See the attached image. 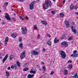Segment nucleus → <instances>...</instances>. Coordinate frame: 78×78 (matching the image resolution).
I'll use <instances>...</instances> for the list:
<instances>
[{"instance_id": "f257e3e1", "label": "nucleus", "mask_w": 78, "mask_h": 78, "mask_svg": "<svg viewBox=\"0 0 78 78\" xmlns=\"http://www.w3.org/2000/svg\"><path fill=\"white\" fill-rule=\"evenodd\" d=\"M52 5L51 1L50 0H45V2L42 5V7L44 9H46L48 6L51 7Z\"/></svg>"}, {"instance_id": "f03ea898", "label": "nucleus", "mask_w": 78, "mask_h": 78, "mask_svg": "<svg viewBox=\"0 0 78 78\" xmlns=\"http://www.w3.org/2000/svg\"><path fill=\"white\" fill-rule=\"evenodd\" d=\"M59 53L60 55H61L62 58L63 59L66 57V53L65 52L62 51H61Z\"/></svg>"}, {"instance_id": "7ed1b4c3", "label": "nucleus", "mask_w": 78, "mask_h": 78, "mask_svg": "<svg viewBox=\"0 0 78 78\" xmlns=\"http://www.w3.org/2000/svg\"><path fill=\"white\" fill-rule=\"evenodd\" d=\"M35 3V1L33 2H32L30 5V10H32L34 9V5Z\"/></svg>"}, {"instance_id": "20e7f679", "label": "nucleus", "mask_w": 78, "mask_h": 78, "mask_svg": "<svg viewBox=\"0 0 78 78\" xmlns=\"http://www.w3.org/2000/svg\"><path fill=\"white\" fill-rule=\"evenodd\" d=\"M21 29L22 30V34H26L27 33V28L26 27L25 28L22 27Z\"/></svg>"}, {"instance_id": "39448f33", "label": "nucleus", "mask_w": 78, "mask_h": 78, "mask_svg": "<svg viewBox=\"0 0 78 78\" xmlns=\"http://www.w3.org/2000/svg\"><path fill=\"white\" fill-rule=\"evenodd\" d=\"M71 28L72 30V32H73L74 33H75V34L76 33V32H77V31H76V29L75 28V27H74L73 26H72L71 27Z\"/></svg>"}, {"instance_id": "423d86ee", "label": "nucleus", "mask_w": 78, "mask_h": 78, "mask_svg": "<svg viewBox=\"0 0 78 78\" xmlns=\"http://www.w3.org/2000/svg\"><path fill=\"white\" fill-rule=\"evenodd\" d=\"M31 53L33 55H39V52L35 51H32Z\"/></svg>"}, {"instance_id": "0eeeda50", "label": "nucleus", "mask_w": 78, "mask_h": 78, "mask_svg": "<svg viewBox=\"0 0 78 78\" xmlns=\"http://www.w3.org/2000/svg\"><path fill=\"white\" fill-rule=\"evenodd\" d=\"M25 56V51H24L23 53L21 55L20 57L21 59H23V58Z\"/></svg>"}, {"instance_id": "6e6552de", "label": "nucleus", "mask_w": 78, "mask_h": 78, "mask_svg": "<svg viewBox=\"0 0 78 78\" xmlns=\"http://www.w3.org/2000/svg\"><path fill=\"white\" fill-rule=\"evenodd\" d=\"M5 18L7 20H11V18L9 17V14L7 13H6L5 16Z\"/></svg>"}, {"instance_id": "1a4fd4ad", "label": "nucleus", "mask_w": 78, "mask_h": 78, "mask_svg": "<svg viewBox=\"0 0 78 78\" xmlns=\"http://www.w3.org/2000/svg\"><path fill=\"white\" fill-rule=\"evenodd\" d=\"M61 45H65V47H68V43H67L66 41H63L61 43Z\"/></svg>"}, {"instance_id": "9d476101", "label": "nucleus", "mask_w": 78, "mask_h": 78, "mask_svg": "<svg viewBox=\"0 0 78 78\" xmlns=\"http://www.w3.org/2000/svg\"><path fill=\"white\" fill-rule=\"evenodd\" d=\"M65 24L66 25V27L69 28V21H65Z\"/></svg>"}, {"instance_id": "9b49d317", "label": "nucleus", "mask_w": 78, "mask_h": 78, "mask_svg": "<svg viewBox=\"0 0 78 78\" xmlns=\"http://www.w3.org/2000/svg\"><path fill=\"white\" fill-rule=\"evenodd\" d=\"M71 56H72L73 58H76L78 56V54H73L71 55Z\"/></svg>"}, {"instance_id": "f8f14e48", "label": "nucleus", "mask_w": 78, "mask_h": 78, "mask_svg": "<svg viewBox=\"0 0 78 78\" xmlns=\"http://www.w3.org/2000/svg\"><path fill=\"white\" fill-rule=\"evenodd\" d=\"M64 74L65 75H67L68 74V70L67 69H65L64 71Z\"/></svg>"}, {"instance_id": "ddd939ff", "label": "nucleus", "mask_w": 78, "mask_h": 78, "mask_svg": "<svg viewBox=\"0 0 78 78\" xmlns=\"http://www.w3.org/2000/svg\"><path fill=\"white\" fill-rule=\"evenodd\" d=\"M57 38H55L54 40V43H58L59 41V40H57Z\"/></svg>"}, {"instance_id": "4468645a", "label": "nucleus", "mask_w": 78, "mask_h": 78, "mask_svg": "<svg viewBox=\"0 0 78 78\" xmlns=\"http://www.w3.org/2000/svg\"><path fill=\"white\" fill-rule=\"evenodd\" d=\"M41 23H42V24H44L45 25H47V23L45 22V21H41Z\"/></svg>"}, {"instance_id": "2eb2a0df", "label": "nucleus", "mask_w": 78, "mask_h": 78, "mask_svg": "<svg viewBox=\"0 0 78 78\" xmlns=\"http://www.w3.org/2000/svg\"><path fill=\"white\" fill-rule=\"evenodd\" d=\"M70 8V10H72V9H73L74 8V6H73V4H72L71 5Z\"/></svg>"}, {"instance_id": "dca6fc26", "label": "nucleus", "mask_w": 78, "mask_h": 78, "mask_svg": "<svg viewBox=\"0 0 78 78\" xmlns=\"http://www.w3.org/2000/svg\"><path fill=\"white\" fill-rule=\"evenodd\" d=\"M34 76V75H31V74H29L27 76V78H32V77Z\"/></svg>"}, {"instance_id": "f3484780", "label": "nucleus", "mask_w": 78, "mask_h": 78, "mask_svg": "<svg viewBox=\"0 0 78 78\" xmlns=\"http://www.w3.org/2000/svg\"><path fill=\"white\" fill-rule=\"evenodd\" d=\"M47 44L49 45H51V42L50 41H49V40L47 41Z\"/></svg>"}, {"instance_id": "a211bd4d", "label": "nucleus", "mask_w": 78, "mask_h": 78, "mask_svg": "<svg viewBox=\"0 0 78 78\" xmlns=\"http://www.w3.org/2000/svg\"><path fill=\"white\" fill-rule=\"evenodd\" d=\"M73 77L74 78H78V74L77 73H76L74 75V76H73Z\"/></svg>"}, {"instance_id": "6ab92c4d", "label": "nucleus", "mask_w": 78, "mask_h": 78, "mask_svg": "<svg viewBox=\"0 0 78 78\" xmlns=\"http://www.w3.org/2000/svg\"><path fill=\"white\" fill-rule=\"evenodd\" d=\"M14 57V56L12 55H11L9 57V60H11L12 58H13Z\"/></svg>"}, {"instance_id": "aec40b11", "label": "nucleus", "mask_w": 78, "mask_h": 78, "mask_svg": "<svg viewBox=\"0 0 78 78\" xmlns=\"http://www.w3.org/2000/svg\"><path fill=\"white\" fill-rule=\"evenodd\" d=\"M20 18L21 19V20H25V17L23 16H21L20 17Z\"/></svg>"}, {"instance_id": "412c9836", "label": "nucleus", "mask_w": 78, "mask_h": 78, "mask_svg": "<svg viewBox=\"0 0 78 78\" xmlns=\"http://www.w3.org/2000/svg\"><path fill=\"white\" fill-rule=\"evenodd\" d=\"M60 15L61 17H64V15L63 12H61L60 13Z\"/></svg>"}, {"instance_id": "4be33fe9", "label": "nucleus", "mask_w": 78, "mask_h": 78, "mask_svg": "<svg viewBox=\"0 0 78 78\" xmlns=\"http://www.w3.org/2000/svg\"><path fill=\"white\" fill-rule=\"evenodd\" d=\"M16 64L18 67H20V62H19L18 61L17 62Z\"/></svg>"}, {"instance_id": "5701e85b", "label": "nucleus", "mask_w": 78, "mask_h": 78, "mask_svg": "<svg viewBox=\"0 0 78 78\" xmlns=\"http://www.w3.org/2000/svg\"><path fill=\"white\" fill-rule=\"evenodd\" d=\"M19 47H20V48H23V44H19Z\"/></svg>"}, {"instance_id": "b1692460", "label": "nucleus", "mask_w": 78, "mask_h": 78, "mask_svg": "<svg viewBox=\"0 0 78 78\" xmlns=\"http://www.w3.org/2000/svg\"><path fill=\"white\" fill-rule=\"evenodd\" d=\"M6 76H9V72L7 71L6 72Z\"/></svg>"}, {"instance_id": "393cba45", "label": "nucleus", "mask_w": 78, "mask_h": 78, "mask_svg": "<svg viewBox=\"0 0 78 78\" xmlns=\"http://www.w3.org/2000/svg\"><path fill=\"white\" fill-rule=\"evenodd\" d=\"M68 67L70 69H72V65L71 64L69 65L68 66Z\"/></svg>"}, {"instance_id": "a878e982", "label": "nucleus", "mask_w": 78, "mask_h": 78, "mask_svg": "<svg viewBox=\"0 0 78 78\" xmlns=\"http://www.w3.org/2000/svg\"><path fill=\"white\" fill-rule=\"evenodd\" d=\"M28 70V68H25L23 69V71H24V72L25 71H27V70Z\"/></svg>"}, {"instance_id": "bb28decb", "label": "nucleus", "mask_w": 78, "mask_h": 78, "mask_svg": "<svg viewBox=\"0 0 78 78\" xmlns=\"http://www.w3.org/2000/svg\"><path fill=\"white\" fill-rule=\"evenodd\" d=\"M8 2H6L4 4V6H8Z\"/></svg>"}, {"instance_id": "cd10ccee", "label": "nucleus", "mask_w": 78, "mask_h": 78, "mask_svg": "<svg viewBox=\"0 0 78 78\" xmlns=\"http://www.w3.org/2000/svg\"><path fill=\"white\" fill-rule=\"evenodd\" d=\"M30 73H32L34 74H35V73H36V71H33L32 70L30 71Z\"/></svg>"}, {"instance_id": "c85d7f7f", "label": "nucleus", "mask_w": 78, "mask_h": 78, "mask_svg": "<svg viewBox=\"0 0 78 78\" xmlns=\"http://www.w3.org/2000/svg\"><path fill=\"white\" fill-rule=\"evenodd\" d=\"M70 40H73V38H72V36L68 38L69 41H70Z\"/></svg>"}, {"instance_id": "c756f323", "label": "nucleus", "mask_w": 78, "mask_h": 78, "mask_svg": "<svg viewBox=\"0 0 78 78\" xmlns=\"http://www.w3.org/2000/svg\"><path fill=\"white\" fill-rule=\"evenodd\" d=\"M34 30H37V27H36V25H34Z\"/></svg>"}, {"instance_id": "7c9ffc66", "label": "nucleus", "mask_w": 78, "mask_h": 78, "mask_svg": "<svg viewBox=\"0 0 78 78\" xmlns=\"http://www.w3.org/2000/svg\"><path fill=\"white\" fill-rule=\"evenodd\" d=\"M11 36L12 37H13V38H15V37H17V36H15V35L14 34L12 35Z\"/></svg>"}, {"instance_id": "2f4dec72", "label": "nucleus", "mask_w": 78, "mask_h": 78, "mask_svg": "<svg viewBox=\"0 0 78 78\" xmlns=\"http://www.w3.org/2000/svg\"><path fill=\"white\" fill-rule=\"evenodd\" d=\"M22 37H20L19 39V42H21L22 41Z\"/></svg>"}, {"instance_id": "473e14b6", "label": "nucleus", "mask_w": 78, "mask_h": 78, "mask_svg": "<svg viewBox=\"0 0 78 78\" xmlns=\"http://www.w3.org/2000/svg\"><path fill=\"white\" fill-rule=\"evenodd\" d=\"M8 55L7 54L5 56V57L4 58H5V59H7V58H8Z\"/></svg>"}, {"instance_id": "72a5a7b5", "label": "nucleus", "mask_w": 78, "mask_h": 78, "mask_svg": "<svg viewBox=\"0 0 78 78\" xmlns=\"http://www.w3.org/2000/svg\"><path fill=\"white\" fill-rule=\"evenodd\" d=\"M51 13H52V14H55L56 12H55L54 11H51Z\"/></svg>"}, {"instance_id": "f704fd0d", "label": "nucleus", "mask_w": 78, "mask_h": 78, "mask_svg": "<svg viewBox=\"0 0 78 78\" xmlns=\"http://www.w3.org/2000/svg\"><path fill=\"white\" fill-rule=\"evenodd\" d=\"M6 59L5 58H4L3 59L2 62H5V61H6Z\"/></svg>"}, {"instance_id": "c9c22d12", "label": "nucleus", "mask_w": 78, "mask_h": 78, "mask_svg": "<svg viewBox=\"0 0 78 78\" xmlns=\"http://www.w3.org/2000/svg\"><path fill=\"white\" fill-rule=\"evenodd\" d=\"M5 40L8 41V40H9V38L8 37H5Z\"/></svg>"}, {"instance_id": "e433bc0d", "label": "nucleus", "mask_w": 78, "mask_h": 78, "mask_svg": "<svg viewBox=\"0 0 78 78\" xmlns=\"http://www.w3.org/2000/svg\"><path fill=\"white\" fill-rule=\"evenodd\" d=\"M53 74H54V71H51V75H53Z\"/></svg>"}, {"instance_id": "4c0bfd02", "label": "nucleus", "mask_w": 78, "mask_h": 78, "mask_svg": "<svg viewBox=\"0 0 78 78\" xmlns=\"http://www.w3.org/2000/svg\"><path fill=\"white\" fill-rule=\"evenodd\" d=\"M42 69H43V70L44 71H45V67L44 66H43Z\"/></svg>"}, {"instance_id": "58836bf2", "label": "nucleus", "mask_w": 78, "mask_h": 78, "mask_svg": "<svg viewBox=\"0 0 78 78\" xmlns=\"http://www.w3.org/2000/svg\"><path fill=\"white\" fill-rule=\"evenodd\" d=\"M27 64H28V63H25V64L23 65L24 67H25V66H27Z\"/></svg>"}, {"instance_id": "ea45409f", "label": "nucleus", "mask_w": 78, "mask_h": 78, "mask_svg": "<svg viewBox=\"0 0 78 78\" xmlns=\"http://www.w3.org/2000/svg\"><path fill=\"white\" fill-rule=\"evenodd\" d=\"M47 36L48 37H51V35H50V34H47Z\"/></svg>"}, {"instance_id": "a19ab883", "label": "nucleus", "mask_w": 78, "mask_h": 78, "mask_svg": "<svg viewBox=\"0 0 78 78\" xmlns=\"http://www.w3.org/2000/svg\"><path fill=\"white\" fill-rule=\"evenodd\" d=\"M76 50H75L73 51V53L74 54H75L76 53Z\"/></svg>"}, {"instance_id": "79ce46f5", "label": "nucleus", "mask_w": 78, "mask_h": 78, "mask_svg": "<svg viewBox=\"0 0 78 78\" xmlns=\"http://www.w3.org/2000/svg\"><path fill=\"white\" fill-rule=\"evenodd\" d=\"M11 69H14V66L13 65H12L11 66Z\"/></svg>"}, {"instance_id": "37998d69", "label": "nucleus", "mask_w": 78, "mask_h": 78, "mask_svg": "<svg viewBox=\"0 0 78 78\" xmlns=\"http://www.w3.org/2000/svg\"><path fill=\"white\" fill-rule=\"evenodd\" d=\"M37 39H39L40 38V35L39 34H38L37 36Z\"/></svg>"}, {"instance_id": "c03bdc74", "label": "nucleus", "mask_w": 78, "mask_h": 78, "mask_svg": "<svg viewBox=\"0 0 78 78\" xmlns=\"http://www.w3.org/2000/svg\"><path fill=\"white\" fill-rule=\"evenodd\" d=\"M14 67L15 69H17V65L16 64L15 65V66H14Z\"/></svg>"}, {"instance_id": "a18cd8bd", "label": "nucleus", "mask_w": 78, "mask_h": 78, "mask_svg": "<svg viewBox=\"0 0 78 78\" xmlns=\"http://www.w3.org/2000/svg\"><path fill=\"white\" fill-rule=\"evenodd\" d=\"M12 19L13 20V21H15L16 19L14 18H12Z\"/></svg>"}, {"instance_id": "49530a36", "label": "nucleus", "mask_w": 78, "mask_h": 78, "mask_svg": "<svg viewBox=\"0 0 78 78\" xmlns=\"http://www.w3.org/2000/svg\"><path fill=\"white\" fill-rule=\"evenodd\" d=\"M64 38H65V36H63L61 37V39H64Z\"/></svg>"}, {"instance_id": "de8ad7c7", "label": "nucleus", "mask_w": 78, "mask_h": 78, "mask_svg": "<svg viewBox=\"0 0 78 78\" xmlns=\"http://www.w3.org/2000/svg\"><path fill=\"white\" fill-rule=\"evenodd\" d=\"M68 62H70V63H72V61L71 60H69L68 61Z\"/></svg>"}, {"instance_id": "09e8293b", "label": "nucleus", "mask_w": 78, "mask_h": 78, "mask_svg": "<svg viewBox=\"0 0 78 78\" xmlns=\"http://www.w3.org/2000/svg\"><path fill=\"white\" fill-rule=\"evenodd\" d=\"M19 1H20V2H24V1L25 0H19Z\"/></svg>"}, {"instance_id": "8fccbe9b", "label": "nucleus", "mask_w": 78, "mask_h": 78, "mask_svg": "<svg viewBox=\"0 0 78 78\" xmlns=\"http://www.w3.org/2000/svg\"><path fill=\"white\" fill-rule=\"evenodd\" d=\"M75 14H76V15H78V12H75Z\"/></svg>"}, {"instance_id": "3c124183", "label": "nucleus", "mask_w": 78, "mask_h": 78, "mask_svg": "<svg viewBox=\"0 0 78 78\" xmlns=\"http://www.w3.org/2000/svg\"><path fill=\"white\" fill-rule=\"evenodd\" d=\"M10 69H11V68L10 67H9L8 68L7 70H9Z\"/></svg>"}, {"instance_id": "603ef678", "label": "nucleus", "mask_w": 78, "mask_h": 78, "mask_svg": "<svg viewBox=\"0 0 78 78\" xmlns=\"http://www.w3.org/2000/svg\"><path fill=\"white\" fill-rule=\"evenodd\" d=\"M7 42H5L4 43V44H5V45H7Z\"/></svg>"}, {"instance_id": "864d4df0", "label": "nucleus", "mask_w": 78, "mask_h": 78, "mask_svg": "<svg viewBox=\"0 0 78 78\" xmlns=\"http://www.w3.org/2000/svg\"><path fill=\"white\" fill-rule=\"evenodd\" d=\"M78 9V7L76 6L75 8V9Z\"/></svg>"}, {"instance_id": "5fc2aeb1", "label": "nucleus", "mask_w": 78, "mask_h": 78, "mask_svg": "<svg viewBox=\"0 0 78 78\" xmlns=\"http://www.w3.org/2000/svg\"><path fill=\"white\" fill-rule=\"evenodd\" d=\"M2 25H4L5 24V22H3V23H2Z\"/></svg>"}, {"instance_id": "6e6d98bb", "label": "nucleus", "mask_w": 78, "mask_h": 78, "mask_svg": "<svg viewBox=\"0 0 78 78\" xmlns=\"http://www.w3.org/2000/svg\"><path fill=\"white\" fill-rule=\"evenodd\" d=\"M4 42H7V43H8V41L7 40H5Z\"/></svg>"}, {"instance_id": "4d7b16f0", "label": "nucleus", "mask_w": 78, "mask_h": 78, "mask_svg": "<svg viewBox=\"0 0 78 78\" xmlns=\"http://www.w3.org/2000/svg\"><path fill=\"white\" fill-rule=\"evenodd\" d=\"M26 18L27 20H28V16H26Z\"/></svg>"}, {"instance_id": "13d9d810", "label": "nucleus", "mask_w": 78, "mask_h": 78, "mask_svg": "<svg viewBox=\"0 0 78 78\" xmlns=\"http://www.w3.org/2000/svg\"><path fill=\"white\" fill-rule=\"evenodd\" d=\"M36 2L37 3H38V2H39V0H36Z\"/></svg>"}, {"instance_id": "bf43d9fd", "label": "nucleus", "mask_w": 78, "mask_h": 78, "mask_svg": "<svg viewBox=\"0 0 78 78\" xmlns=\"http://www.w3.org/2000/svg\"><path fill=\"white\" fill-rule=\"evenodd\" d=\"M42 50H43V51H45V48H43V49Z\"/></svg>"}, {"instance_id": "052dcab7", "label": "nucleus", "mask_w": 78, "mask_h": 78, "mask_svg": "<svg viewBox=\"0 0 78 78\" xmlns=\"http://www.w3.org/2000/svg\"><path fill=\"white\" fill-rule=\"evenodd\" d=\"M39 70H41H41H42L41 69V68H39Z\"/></svg>"}, {"instance_id": "680f3d73", "label": "nucleus", "mask_w": 78, "mask_h": 78, "mask_svg": "<svg viewBox=\"0 0 78 78\" xmlns=\"http://www.w3.org/2000/svg\"><path fill=\"white\" fill-rule=\"evenodd\" d=\"M41 64H44V62H41Z\"/></svg>"}, {"instance_id": "e2e57ef3", "label": "nucleus", "mask_w": 78, "mask_h": 78, "mask_svg": "<svg viewBox=\"0 0 78 78\" xmlns=\"http://www.w3.org/2000/svg\"><path fill=\"white\" fill-rule=\"evenodd\" d=\"M2 56H0V59H2Z\"/></svg>"}, {"instance_id": "0e129e2a", "label": "nucleus", "mask_w": 78, "mask_h": 78, "mask_svg": "<svg viewBox=\"0 0 78 78\" xmlns=\"http://www.w3.org/2000/svg\"><path fill=\"white\" fill-rule=\"evenodd\" d=\"M63 3H65V0H64L63 1Z\"/></svg>"}, {"instance_id": "69168bd1", "label": "nucleus", "mask_w": 78, "mask_h": 78, "mask_svg": "<svg viewBox=\"0 0 78 78\" xmlns=\"http://www.w3.org/2000/svg\"><path fill=\"white\" fill-rule=\"evenodd\" d=\"M0 46H1V41H0Z\"/></svg>"}, {"instance_id": "338daca9", "label": "nucleus", "mask_w": 78, "mask_h": 78, "mask_svg": "<svg viewBox=\"0 0 78 78\" xmlns=\"http://www.w3.org/2000/svg\"><path fill=\"white\" fill-rule=\"evenodd\" d=\"M72 23H73V25H74V22H73Z\"/></svg>"}, {"instance_id": "774afa93", "label": "nucleus", "mask_w": 78, "mask_h": 78, "mask_svg": "<svg viewBox=\"0 0 78 78\" xmlns=\"http://www.w3.org/2000/svg\"><path fill=\"white\" fill-rule=\"evenodd\" d=\"M77 64H78V60H77Z\"/></svg>"}]
</instances>
